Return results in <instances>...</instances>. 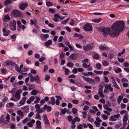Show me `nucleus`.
<instances>
[{
  "label": "nucleus",
  "instance_id": "6ab92c4d",
  "mask_svg": "<svg viewBox=\"0 0 129 129\" xmlns=\"http://www.w3.org/2000/svg\"><path fill=\"white\" fill-rule=\"evenodd\" d=\"M49 37L48 35L47 34H41L40 35V37L42 39H46Z\"/></svg>",
  "mask_w": 129,
  "mask_h": 129
},
{
  "label": "nucleus",
  "instance_id": "f3484780",
  "mask_svg": "<svg viewBox=\"0 0 129 129\" xmlns=\"http://www.w3.org/2000/svg\"><path fill=\"white\" fill-rule=\"evenodd\" d=\"M99 49L100 50H106L109 49V48L106 47L103 45H101L99 47Z\"/></svg>",
  "mask_w": 129,
  "mask_h": 129
},
{
  "label": "nucleus",
  "instance_id": "f03ea898",
  "mask_svg": "<svg viewBox=\"0 0 129 129\" xmlns=\"http://www.w3.org/2000/svg\"><path fill=\"white\" fill-rule=\"evenodd\" d=\"M12 13L15 17H20L22 16V13L18 10H13L12 11Z\"/></svg>",
  "mask_w": 129,
  "mask_h": 129
},
{
  "label": "nucleus",
  "instance_id": "680f3d73",
  "mask_svg": "<svg viewBox=\"0 0 129 129\" xmlns=\"http://www.w3.org/2000/svg\"><path fill=\"white\" fill-rule=\"evenodd\" d=\"M35 119L41 120V118L40 115L39 114H37L35 117Z\"/></svg>",
  "mask_w": 129,
  "mask_h": 129
},
{
  "label": "nucleus",
  "instance_id": "a878e982",
  "mask_svg": "<svg viewBox=\"0 0 129 129\" xmlns=\"http://www.w3.org/2000/svg\"><path fill=\"white\" fill-rule=\"evenodd\" d=\"M52 43V41H47L45 43V44L46 47H48Z\"/></svg>",
  "mask_w": 129,
  "mask_h": 129
},
{
  "label": "nucleus",
  "instance_id": "ea45409f",
  "mask_svg": "<svg viewBox=\"0 0 129 129\" xmlns=\"http://www.w3.org/2000/svg\"><path fill=\"white\" fill-rule=\"evenodd\" d=\"M69 18H67L64 20L62 21L61 22V23L62 24H66L69 21Z\"/></svg>",
  "mask_w": 129,
  "mask_h": 129
},
{
  "label": "nucleus",
  "instance_id": "c03bdc74",
  "mask_svg": "<svg viewBox=\"0 0 129 129\" xmlns=\"http://www.w3.org/2000/svg\"><path fill=\"white\" fill-rule=\"evenodd\" d=\"M46 4L47 7H51L53 5V4L49 1L46 2Z\"/></svg>",
  "mask_w": 129,
  "mask_h": 129
},
{
  "label": "nucleus",
  "instance_id": "5fc2aeb1",
  "mask_svg": "<svg viewBox=\"0 0 129 129\" xmlns=\"http://www.w3.org/2000/svg\"><path fill=\"white\" fill-rule=\"evenodd\" d=\"M61 113L65 114L66 113L67 111V110L66 108H64L63 109H61Z\"/></svg>",
  "mask_w": 129,
  "mask_h": 129
},
{
  "label": "nucleus",
  "instance_id": "cd10ccee",
  "mask_svg": "<svg viewBox=\"0 0 129 129\" xmlns=\"http://www.w3.org/2000/svg\"><path fill=\"white\" fill-rule=\"evenodd\" d=\"M38 93V91L36 90L33 89L31 92V94L32 95H36Z\"/></svg>",
  "mask_w": 129,
  "mask_h": 129
},
{
  "label": "nucleus",
  "instance_id": "412c9836",
  "mask_svg": "<svg viewBox=\"0 0 129 129\" xmlns=\"http://www.w3.org/2000/svg\"><path fill=\"white\" fill-rule=\"evenodd\" d=\"M103 106L104 108L109 112H111L112 111V109L111 108L109 107L107 105H104Z\"/></svg>",
  "mask_w": 129,
  "mask_h": 129
},
{
  "label": "nucleus",
  "instance_id": "aec40b11",
  "mask_svg": "<svg viewBox=\"0 0 129 129\" xmlns=\"http://www.w3.org/2000/svg\"><path fill=\"white\" fill-rule=\"evenodd\" d=\"M10 17L8 15H5L3 19V20L4 21L7 22V20L10 19Z\"/></svg>",
  "mask_w": 129,
  "mask_h": 129
},
{
  "label": "nucleus",
  "instance_id": "7ed1b4c3",
  "mask_svg": "<svg viewBox=\"0 0 129 129\" xmlns=\"http://www.w3.org/2000/svg\"><path fill=\"white\" fill-rule=\"evenodd\" d=\"M83 29L87 31H91L92 29V26L91 23H87L83 27Z\"/></svg>",
  "mask_w": 129,
  "mask_h": 129
},
{
  "label": "nucleus",
  "instance_id": "f704fd0d",
  "mask_svg": "<svg viewBox=\"0 0 129 129\" xmlns=\"http://www.w3.org/2000/svg\"><path fill=\"white\" fill-rule=\"evenodd\" d=\"M99 94L100 95V98H104L105 97L104 95L103 94V92L102 91H98Z\"/></svg>",
  "mask_w": 129,
  "mask_h": 129
},
{
  "label": "nucleus",
  "instance_id": "6e6d98bb",
  "mask_svg": "<svg viewBox=\"0 0 129 129\" xmlns=\"http://www.w3.org/2000/svg\"><path fill=\"white\" fill-rule=\"evenodd\" d=\"M94 80L97 83H98L100 81V78L99 77L97 76L95 77Z\"/></svg>",
  "mask_w": 129,
  "mask_h": 129
},
{
  "label": "nucleus",
  "instance_id": "0eeeda50",
  "mask_svg": "<svg viewBox=\"0 0 129 129\" xmlns=\"http://www.w3.org/2000/svg\"><path fill=\"white\" fill-rule=\"evenodd\" d=\"M93 44H92L91 45H88L86 46L83 47V49L86 51H88L91 49L93 47Z\"/></svg>",
  "mask_w": 129,
  "mask_h": 129
},
{
  "label": "nucleus",
  "instance_id": "58836bf2",
  "mask_svg": "<svg viewBox=\"0 0 129 129\" xmlns=\"http://www.w3.org/2000/svg\"><path fill=\"white\" fill-rule=\"evenodd\" d=\"M16 22L15 21V20L13 21L12 24V27L13 28V30H15L16 29Z\"/></svg>",
  "mask_w": 129,
  "mask_h": 129
},
{
  "label": "nucleus",
  "instance_id": "393cba45",
  "mask_svg": "<svg viewBox=\"0 0 129 129\" xmlns=\"http://www.w3.org/2000/svg\"><path fill=\"white\" fill-rule=\"evenodd\" d=\"M102 20V19L101 18L98 19H93L92 21L94 22L97 23L101 22Z\"/></svg>",
  "mask_w": 129,
  "mask_h": 129
},
{
  "label": "nucleus",
  "instance_id": "ddd939ff",
  "mask_svg": "<svg viewBox=\"0 0 129 129\" xmlns=\"http://www.w3.org/2000/svg\"><path fill=\"white\" fill-rule=\"evenodd\" d=\"M35 121L34 119L32 120L30 122L27 123V125L30 127H32L33 126V124L35 123Z\"/></svg>",
  "mask_w": 129,
  "mask_h": 129
},
{
  "label": "nucleus",
  "instance_id": "79ce46f5",
  "mask_svg": "<svg viewBox=\"0 0 129 129\" xmlns=\"http://www.w3.org/2000/svg\"><path fill=\"white\" fill-rule=\"evenodd\" d=\"M72 111L73 114H76L77 111V109L75 108H73L72 109Z\"/></svg>",
  "mask_w": 129,
  "mask_h": 129
},
{
  "label": "nucleus",
  "instance_id": "9d476101",
  "mask_svg": "<svg viewBox=\"0 0 129 129\" xmlns=\"http://www.w3.org/2000/svg\"><path fill=\"white\" fill-rule=\"evenodd\" d=\"M45 123L48 126H50V124L49 121L48 119L47 116L45 115L44 116Z\"/></svg>",
  "mask_w": 129,
  "mask_h": 129
},
{
  "label": "nucleus",
  "instance_id": "39448f33",
  "mask_svg": "<svg viewBox=\"0 0 129 129\" xmlns=\"http://www.w3.org/2000/svg\"><path fill=\"white\" fill-rule=\"evenodd\" d=\"M2 31L3 33V35L5 36H8L10 32V31L9 30H6L5 27H3L2 29Z\"/></svg>",
  "mask_w": 129,
  "mask_h": 129
},
{
  "label": "nucleus",
  "instance_id": "09e8293b",
  "mask_svg": "<svg viewBox=\"0 0 129 129\" xmlns=\"http://www.w3.org/2000/svg\"><path fill=\"white\" fill-rule=\"evenodd\" d=\"M76 56V54H72L70 56V58L73 60L75 59Z\"/></svg>",
  "mask_w": 129,
  "mask_h": 129
},
{
  "label": "nucleus",
  "instance_id": "e433bc0d",
  "mask_svg": "<svg viewBox=\"0 0 129 129\" xmlns=\"http://www.w3.org/2000/svg\"><path fill=\"white\" fill-rule=\"evenodd\" d=\"M101 117L104 120H107L108 118V116L107 115L104 114H103L101 115Z\"/></svg>",
  "mask_w": 129,
  "mask_h": 129
},
{
  "label": "nucleus",
  "instance_id": "f257e3e1",
  "mask_svg": "<svg viewBox=\"0 0 129 129\" xmlns=\"http://www.w3.org/2000/svg\"><path fill=\"white\" fill-rule=\"evenodd\" d=\"M124 23L122 21H118L114 24L110 28L105 27L101 28L100 31L104 37H106L108 34L111 37H117L124 28Z\"/></svg>",
  "mask_w": 129,
  "mask_h": 129
},
{
  "label": "nucleus",
  "instance_id": "864d4df0",
  "mask_svg": "<svg viewBox=\"0 0 129 129\" xmlns=\"http://www.w3.org/2000/svg\"><path fill=\"white\" fill-rule=\"evenodd\" d=\"M16 91V89L15 88H13L12 90L9 91V93H11L12 94H14Z\"/></svg>",
  "mask_w": 129,
  "mask_h": 129
},
{
  "label": "nucleus",
  "instance_id": "dca6fc26",
  "mask_svg": "<svg viewBox=\"0 0 129 129\" xmlns=\"http://www.w3.org/2000/svg\"><path fill=\"white\" fill-rule=\"evenodd\" d=\"M54 17L53 18V21L56 22H57L59 21V14H55L54 15Z\"/></svg>",
  "mask_w": 129,
  "mask_h": 129
},
{
  "label": "nucleus",
  "instance_id": "a18cd8bd",
  "mask_svg": "<svg viewBox=\"0 0 129 129\" xmlns=\"http://www.w3.org/2000/svg\"><path fill=\"white\" fill-rule=\"evenodd\" d=\"M11 4V2L10 0H6L5 2V6L7 5Z\"/></svg>",
  "mask_w": 129,
  "mask_h": 129
},
{
  "label": "nucleus",
  "instance_id": "72a5a7b5",
  "mask_svg": "<svg viewBox=\"0 0 129 129\" xmlns=\"http://www.w3.org/2000/svg\"><path fill=\"white\" fill-rule=\"evenodd\" d=\"M14 104L12 103H7L6 105V106L7 107H12V106L14 105Z\"/></svg>",
  "mask_w": 129,
  "mask_h": 129
},
{
  "label": "nucleus",
  "instance_id": "4c0bfd02",
  "mask_svg": "<svg viewBox=\"0 0 129 129\" xmlns=\"http://www.w3.org/2000/svg\"><path fill=\"white\" fill-rule=\"evenodd\" d=\"M36 100L34 101V103L35 104L38 103L40 100V98L37 96L36 97Z\"/></svg>",
  "mask_w": 129,
  "mask_h": 129
},
{
  "label": "nucleus",
  "instance_id": "a19ab883",
  "mask_svg": "<svg viewBox=\"0 0 129 129\" xmlns=\"http://www.w3.org/2000/svg\"><path fill=\"white\" fill-rule=\"evenodd\" d=\"M99 57V55L97 53L95 54H93V58L97 60Z\"/></svg>",
  "mask_w": 129,
  "mask_h": 129
},
{
  "label": "nucleus",
  "instance_id": "4be33fe9",
  "mask_svg": "<svg viewBox=\"0 0 129 129\" xmlns=\"http://www.w3.org/2000/svg\"><path fill=\"white\" fill-rule=\"evenodd\" d=\"M36 82L37 84H39L40 82V77L38 75H37L36 76Z\"/></svg>",
  "mask_w": 129,
  "mask_h": 129
},
{
  "label": "nucleus",
  "instance_id": "20e7f679",
  "mask_svg": "<svg viewBox=\"0 0 129 129\" xmlns=\"http://www.w3.org/2000/svg\"><path fill=\"white\" fill-rule=\"evenodd\" d=\"M82 77L84 78V80L87 82L94 85L95 84V81L93 79L89 77H86L82 76Z\"/></svg>",
  "mask_w": 129,
  "mask_h": 129
},
{
  "label": "nucleus",
  "instance_id": "5701e85b",
  "mask_svg": "<svg viewBox=\"0 0 129 129\" xmlns=\"http://www.w3.org/2000/svg\"><path fill=\"white\" fill-rule=\"evenodd\" d=\"M103 65L104 66H108L109 65V62L107 61L103 60L102 62Z\"/></svg>",
  "mask_w": 129,
  "mask_h": 129
},
{
  "label": "nucleus",
  "instance_id": "8fccbe9b",
  "mask_svg": "<svg viewBox=\"0 0 129 129\" xmlns=\"http://www.w3.org/2000/svg\"><path fill=\"white\" fill-rule=\"evenodd\" d=\"M113 84L114 85V87L118 89H120V88L118 86V85L115 82L113 83Z\"/></svg>",
  "mask_w": 129,
  "mask_h": 129
},
{
  "label": "nucleus",
  "instance_id": "3c124183",
  "mask_svg": "<svg viewBox=\"0 0 129 129\" xmlns=\"http://www.w3.org/2000/svg\"><path fill=\"white\" fill-rule=\"evenodd\" d=\"M125 49H123L122 51L121 52H119L117 54V56H120L121 55L123 54H124L125 52Z\"/></svg>",
  "mask_w": 129,
  "mask_h": 129
},
{
  "label": "nucleus",
  "instance_id": "e2e57ef3",
  "mask_svg": "<svg viewBox=\"0 0 129 129\" xmlns=\"http://www.w3.org/2000/svg\"><path fill=\"white\" fill-rule=\"evenodd\" d=\"M121 81L122 83L127 82H128V80L126 78H123L121 79Z\"/></svg>",
  "mask_w": 129,
  "mask_h": 129
},
{
  "label": "nucleus",
  "instance_id": "69168bd1",
  "mask_svg": "<svg viewBox=\"0 0 129 129\" xmlns=\"http://www.w3.org/2000/svg\"><path fill=\"white\" fill-rule=\"evenodd\" d=\"M96 67L98 69H100L101 68L102 66L101 64L99 63L96 64Z\"/></svg>",
  "mask_w": 129,
  "mask_h": 129
},
{
  "label": "nucleus",
  "instance_id": "13d9d810",
  "mask_svg": "<svg viewBox=\"0 0 129 129\" xmlns=\"http://www.w3.org/2000/svg\"><path fill=\"white\" fill-rule=\"evenodd\" d=\"M74 21L72 19H71L70 20V22L69 24L72 26H73L74 24Z\"/></svg>",
  "mask_w": 129,
  "mask_h": 129
},
{
  "label": "nucleus",
  "instance_id": "c756f323",
  "mask_svg": "<svg viewBox=\"0 0 129 129\" xmlns=\"http://www.w3.org/2000/svg\"><path fill=\"white\" fill-rule=\"evenodd\" d=\"M80 121V120L79 118L77 117H76L75 118L73 119L72 121L75 123L76 122H79Z\"/></svg>",
  "mask_w": 129,
  "mask_h": 129
},
{
  "label": "nucleus",
  "instance_id": "49530a36",
  "mask_svg": "<svg viewBox=\"0 0 129 129\" xmlns=\"http://www.w3.org/2000/svg\"><path fill=\"white\" fill-rule=\"evenodd\" d=\"M114 71L116 73H120L121 72L122 70L120 68H118L117 69L114 70Z\"/></svg>",
  "mask_w": 129,
  "mask_h": 129
},
{
  "label": "nucleus",
  "instance_id": "37998d69",
  "mask_svg": "<svg viewBox=\"0 0 129 129\" xmlns=\"http://www.w3.org/2000/svg\"><path fill=\"white\" fill-rule=\"evenodd\" d=\"M36 111L37 112V113H40L44 112V110L41 108H39L38 109H37L36 110Z\"/></svg>",
  "mask_w": 129,
  "mask_h": 129
},
{
  "label": "nucleus",
  "instance_id": "c9c22d12",
  "mask_svg": "<svg viewBox=\"0 0 129 129\" xmlns=\"http://www.w3.org/2000/svg\"><path fill=\"white\" fill-rule=\"evenodd\" d=\"M67 66L69 67H71V68H72L74 66V64L71 62H68L67 64Z\"/></svg>",
  "mask_w": 129,
  "mask_h": 129
},
{
  "label": "nucleus",
  "instance_id": "9b49d317",
  "mask_svg": "<svg viewBox=\"0 0 129 129\" xmlns=\"http://www.w3.org/2000/svg\"><path fill=\"white\" fill-rule=\"evenodd\" d=\"M27 6V5L26 3H22L19 6V8L21 10H24Z\"/></svg>",
  "mask_w": 129,
  "mask_h": 129
},
{
  "label": "nucleus",
  "instance_id": "338daca9",
  "mask_svg": "<svg viewBox=\"0 0 129 129\" xmlns=\"http://www.w3.org/2000/svg\"><path fill=\"white\" fill-rule=\"evenodd\" d=\"M72 73L74 74H76L77 72V69L76 68H74V69L72 70Z\"/></svg>",
  "mask_w": 129,
  "mask_h": 129
},
{
  "label": "nucleus",
  "instance_id": "c85d7f7f",
  "mask_svg": "<svg viewBox=\"0 0 129 129\" xmlns=\"http://www.w3.org/2000/svg\"><path fill=\"white\" fill-rule=\"evenodd\" d=\"M128 116L127 114H125V115L124 116L123 119V122H125L127 121L128 120Z\"/></svg>",
  "mask_w": 129,
  "mask_h": 129
},
{
  "label": "nucleus",
  "instance_id": "473e14b6",
  "mask_svg": "<svg viewBox=\"0 0 129 129\" xmlns=\"http://www.w3.org/2000/svg\"><path fill=\"white\" fill-rule=\"evenodd\" d=\"M114 56V54L113 53H110L108 55V57L110 59H112Z\"/></svg>",
  "mask_w": 129,
  "mask_h": 129
},
{
  "label": "nucleus",
  "instance_id": "603ef678",
  "mask_svg": "<svg viewBox=\"0 0 129 129\" xmlns=\"http://www.w3.org/2000/svg\"><path fill=\"white\" fill-rule=\"evenodd\" d=\"M15 70L16 71H18L19 72H20V69L16 65L15 66Z\"/></svg>",
  "mask_w": 129,
  "mask_h": 129
},
{
  "label": "nucleus",
  "instance_id": "de8ad7c7",
  "mask_svg": "<svg viewBox=\"0 0 129 129\" xmlns=\"http://www.w3.org/2000/svg\"><path fill=\"white\" fill-rule=\"evenodd\" d=\"M51 103L52 105H54L55 103V99L53 97H52L51 99Z\"/></svg>",
  "mask_w": 129,
  "mask_h": 129
},
{
  "label": "nucleus",
  "instance_id": "2f4dec72",
  "mask_svg": "<svg viewBox=\"0 0 129 129\" xmlns=\"http://www.w3.org/2000/svg\"><path fill=\"white\" fill-rule=\"evenodd\" d=\"M114 93H112L110 97H109V99L110 101L113 102H114V101L113 99L114 97Z\"/></svg>",
  "mask_w": 129,
  "mask_h": 129
},
{
  "label": "nucleus",
  "instance_id": "f8f14e48",
  "mask_svg": "<svg viewBox=\"0 0 129 129\" xmlns=\"http://www.w3.org/2000/svg\"><path fill=\"white\" fill-rule=\"evenodd\" d=\"M36 128L41 129L42 128L41 123L40 121H38L36 122Z\"/></svg>",
  "mask_w": 129,
  "mask_h": 129
},
{
  "label": "nucleus",
  "instance_id": "a211bd4d",
  "mask_svg": "<svg viewBox=\"0 0 129 129\" xmlns=\"http://www.w3.org/2000/svg\"><path fill=\"white\" fill-rule=\"evenodd\" d=\"M44 109L46 110L48 112H50L51 110V108L50 106H48L47 105H46L44 106Z\"/></svg>",
  "mask_w": 129,
  "mask_h": 129
},
{
  "label": "nucleus",
  "instance_id": "4d7b16f0",
  "mask_svg": "<svg viewBox=\"0 0 129 129\" xmlns=\"http://www.w3.org/2000/svg\"><path fill=\"white\" fill-rule=\"evenodd\" d=\"M7 116L6 117V118L7 119V122H9L10 119V115L8 113H7L6 114Z\"/></svg>",
  "mask_w": 129,
  "mask_h": 129
},
{
  "label": "nucleus",
  "instance_id": "6e6552de",
  "mask_svg": "<svg viewBox=\"0 0 129 129\" xmlns=\"http://www.w3.org/2000/svg\"><path fill=\"white\" fill-rule=\"evenodd\" d=\"M4 64L7 66H13L15 65V63L11 61H7L4 63Z\"/></svg>",
  "mask_w": 129,
  "mask_h": 129
},
{
  "label": "nucleus",
  "instance_id": "423d86ee",
  "mask_svg": "<svg viewBox=\"0 0 129 129\" xmlns=\"http://www.w3.org/2000/svg\"><path fill=\"white\" fill-rule=\"evenodd\" d=\"M7 124L6 121L4 119V115H1L0 117V124H3V125Z\"/></svg>",
  "mask_w": 129,
  "mask_h": 129
},
{
  "label": "nucleus",
  "instance_id": "2eb2a0df",
  "mask_svg": "<svg viewBox=\"0 0 129 129\" xmlns=\"http://www.w3.org/2000/svg\"><path fill=\"white\" fill-rule=\"evenodd\" d=\"M26 99V97H24L22 98V99L19 103L21 105H23L25 103Z\"/></svg>",
  "mask_w": 129,
  "mask_h": 129
},
{
  "label": "nucleus",
  "instance_id": "bb28decb",
  "mask_svg": "<svg viewBox=\"0 0 129 129\" xmlns=\"http://www.w3.org/2000/svg\"><path fill=\"white\" fill-rule=\"evenodd\" d=\"M87 119L88 121L91 123H92L94 122L93 118H92L90 116H88Z\"/></svg>",
  "mask_w": 129,
  "mask_h": 129
},
{
  "label": "nucleus",
  "instance_id": "b1692460",
  "mask_svg": "<svg viewBox=\"0 0 129 129\" xmlns=\"http://www.w3.org/2000/svg\"><path fill=\"white\" fill-rule=\"evenodd\" d=\"M123 97L122 95L119 96L117 99V103L118 104H120L121 103V101L122 100Z\"/></svg>",
  "mask_w": 129,
  "mask_h": 129
},
{
  "label": "nucleus",
  "instance_id": "0e129e2a",
  "mask_svg": "<svg viewBox=\"0 0 129 129\" xmlns=\"http://www.w3.org/2000/svg\"><path fill=\"white\" fill-rule=\"evenodd\" d=\"M50 78L49 75L48 74H46L45 76V80L46 81H48Z\"/></svg>",
  "mask_w": 129,
  "mask_h": 129
},
{
  "label": "nucleus",
  "instance_id": "bf43d9fd",
  "mask_svg": "<svg viewBox=\"0 0 129 129\" xmlns=\"http://www.w3.org/2000/svg\"><path fill=\"white\" fill-rule=\"evenodd\" d=\"M127 112L125 110H123L120 112V113L121 114H127Z\"/></svg>",
  "mask_w": 129,
  "mask_h": 129
},
{
  "label": "nucleus",
  "instance_id": "7c9ffc66",
  "mask_svg": "<svg viewBox=\"0 0 129 129\" xmlns=\"http://www.w3.org/2000/svg\"><path fill=\"white\" fill-rule=\"evenodd\" d=\"M109 120L111 121H114L117 120V119L115 118L114 117L113 115L110 117L109 118Z\"/></svg>",
  "mask_w": 129,
  "mask_h": 129
},
{
  "label": "nucleus",
  "instance_id": "1a4fd4ad",
  "mask_svg": "<svg viewBox=\"0 0 129 129\" xmlns=\"http://www.w3.org/2000/svg\"><path fill=\"white\" fill-rule=\"evenodd\" d=\"M21 92L19 90H17L15 94V98L17 99L16 101L19 100L20 99V94Z\"/></svg>",
  "mask_w": 129,
  "mask_h": 129
},
{
  "label": "nucleus",
  "instance_id": "774afa93",
  "mask_svg": "<svg viewBox=\"0 0 129 129\" xmlns=\"http://www.w3.org/2000/svg\"><path fill=\"white\" fill-rule=\"evenodd\" d=\"M94 124L96 125V126L97 127H99L100 126V123L96 121L94 122Z\"/></svg>",
  "mask_w": 129,
  "mask_h": 129
},
{
  "label": "nucleus",
  "instance_id": "4468645a",
  "mask_svg": "<svg viewBox=\"0 0 129 129\" xmlns=\"http://www.w3.org/2000/svg\"><path fill=\"white\" fill-rule=\"evenodd\" d=\"M17 114H18L19 116H20L21 118H23L24 117V113L20 110H18L17 112Z\"/></svg>",
  "mask_w": 129,
  "mask_h": 129
},
{
  "label": "nucleus",
  "instance_id": "052dcab7",
  "mask_svg": "<svg viewBox=\"0 0 129 129\" xmlns=\"http://www.w3.org/2000/svg\"><path fill=\"white\" fill-rule=\"evenodd\" d=\"M75 123L74 122L72 121L71 122V124L72 125L71 126V128L72 129H74L75 128L76 125L75 124Z\"/></svg>",
  "mask_w": 129,
  "mask_h": 129
}]
</instances>
